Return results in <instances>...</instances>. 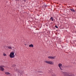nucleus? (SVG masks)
Returning a JSON list of instances; mask_svg holds the SVG:
<instances>
[{"instance_id": "obj_16", "label": "nucleus", "mask_w": 76, "mask_h": 76, "mask_svg": "<svg viewBox=\"0 0 76 76\" xmlns=\"http://www.w3.org/2000/svg\"><path fill=\"white\" fill-rule=\"evenodd\" d=\"M52 76H54V74H52Z\"/></svg>"}, {"instance_id": "obj_2", "label": "nucleus", "mask_w": 76, "mask_h": 76, "mask_svg": "<svg viewBox=\"0 0 76 76\" xmlns=\"http://www.w3.org/2000/svg\"><path fill=\"white\" fill-rule=\"evenodd\" d=\"M63 75H64V76H72V75L71 74V73L69 72H64Z\"/></svg>"}, {"instance_id": "obj_17", "label": "nucleus", "mask_w": 76, "mask_h": 76, "mask_svg": "<svg viewBox=\"0 0 76 76\" xmlns=\"http://www.w3.org/2000/svg\"><path fill=\"white\" fill-rule=\"evenodd\" d=\"M23 0V1H24V0Z\"/></svg>"}, {"instance_id": "obj_7", "label": "nucleus", "mask_w": 76, "mask_h": 76, "mask_svg": "<svg viewBox=\"0 0 76 76\" xmlns=\"http://www.w3.org/2000/svg\"><path fill=\"white\" fill-rule=\"evenodd\" d=\"M5 75H10V73L8 72H5Z\"/></svg>"}, {"instance_id": "obj_4", "label": "nucleus", "mask_w": 76, "mask_h": 76, "mask_svg": "<svg viewBox=\"0 0 76 76\" xmlns=\"http://www.w3.org/2000/svg\"><path fill=\"white\" fill-rule=\"evenodd\" d=\"M62 66V64L61 63H59L58 64V66L59 67L61 70H63V68H62V67H63V66Z\"/></svg>"}, {"instance_id": "obj_11", "label": "nucleus", "mask_w": 76, "mask_h": 76, "mask_svg": "<svg viewBox=\"0 0 76 76\" xmlns=\"http://www.w3.org/2000/svg\"><path fill=\"white\" fill-rule=\"evenodd\" d=\"M71 11L72 12H75V10H74L73 9H70Z\"/></svg>"}, {"instance_id": "obj_6", "label": "nucleus", "mask_w": 76, "mask_h": 76, "mask_svg": "<svg viewBox=\"0 0 76 76\" xmlns=\"http://www.w3.org/2000/svg\"><path fill=\"white\" fill-rule=\"evenodd\" d=\"M56 57V56H53V57L49 56L48 57V58H50V59H54V58H55Z\"/></svg>"}, {"instance_id": "obj_14", "label": "nucleus", "mask_w": 76, "mask_h": 76, "mask_svg": "<svg viewBox=\"0 0 76 76\" xmlns=\"http://www.w3.org/2000/svg\"><path fill=\"white\" fill-rule=\"evenodd\" d=\"M3 55L4 56H7V55H6V54H5V53H4L3 54Z\"/></svg>"}, {"instance_id": "obj_13", "label": "nucleus", "mask_w": 76, "mask_h": 76, "mask_svg": "<svg viewBox=\"0 0 76 76\" xmlns=\"http://www.w3.org/2000/svg\"><path fill=\"white\" fill-rule=\"evenodd\" d=\"M50 19H51V20L52 19V21H53L54 20V18H53V17H52L51 18H50Z\"/></svg>"}, {"instance_id": "obj_15", "label": "nucleus", "mask_w": 76, "mask_h": 76, "mask_svg": "<svg viewBox=\"0 0 76 76\" xmlns=\"http://www.w3.org/2000/svg\"><path fill=\"white\" fill-rule=\"evenodd\" d=\"M55 27L56 28H58V27L57 26H55Z\"/></svg>"}, {"instance_id": "obj_9", "label": "nucleus", "mask_w": 76, "mask_h": 76, "mask_svg": "<svg viewBox=\"0 0 76 76\" xmlns=\"http://www.w3.org/2000/svg\"><path fill=\"white\" fill-rule=\"evenodd\" d=\"M8 48L9 49H11V50H12V49H12V48H13L14 47H12L11 46H9Z\"/></svg>"}, {"instance_id": "obj_12", "label": "nucleus", "mask_w": 76, "mask_h": 76, "mask_svg": "<svg viewBox=\"0 0 76 76\" xmlns=\"http://www.w3.org/2000/svg\"><path fill=\"white\" fill-rule=\"evenodd\" d=\"M15 70H16L17 72H19V70L17 69H15Z\"/></svg>"}, {"instance_id": "obj_3", "label": "nucleus", "mask_w": 76, "mask_h": 76, "mask_svg": "<svg viewBox=\"0 0 76 76\" xmlns=\"http://www.w3.org/2000/svg\"><path fill=\"white\" fill-rule=\"evenodd\" d=\"M9 56L10 58H15V51H13L11 52Z\"/></svg>"}, {"instance_id": "obj_1", "label": "nucleus", "mask_w": 76, "mask_h": 76, "mask_svg": "<svg viewBox=\"0 0 76 76\" xmlns=\"http://www.w3.org/2000/svg\"><path fill=\"white\" fill-rule=\"evenodd\" d=\"M44 62L45 63H46V64H50L51 65H53L54 64V62L51 61H45Z\"/></svg>"}, {"instance_id": "obj_5", "label": "nucleus", "mask_w": 76, "mask_h": 76, "mask_svg": "<svg viewBox=\"0 0 76 76\" xmlns=\"http://www.w3.org/2000/svg\"><path fill=\"white\" fill-rule=\"evenodd\" d=\"M4 67V66H0V70H1V71H2V72L4 71V68L3 67Z\"/></svg>"}, {"instance_id": "obj_10", "label": "nucleus", "mask_w": 76, "mask_h": 76, "mask_svg": "<svg viewBox=\"0 0 76 76\" xmlns=\"http://www.w3.org/2000/svg\"><path fill=\"white\" fill-rule=\"evenodd\" d=\"M52 71L51 70H49L48 71V73H51Z\"/></svg>"}, {"instance_id": "obj_8", "label": "nucleus", "mask_w": 76, "mask_h": 76, "mask_svg": "<svg viewBox=\"0 0 76 76\" xmlns=\"http://www.w3.org/2000/svg\"><path fill=\"white\" fill-rule=\"evenodd\" d=\"M29 47H34V45L31 44V45H29Z\"/></svg>"}]
</instances>
